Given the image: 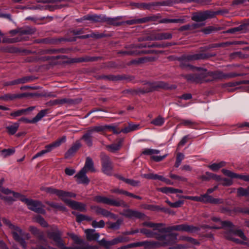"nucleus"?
Returning a JSON list of instances; mask_svg holds the SVG:
<instances>
[{
	"label": "nucleus",
	"instance_id": "f257e3e1",
	"mask_svg": "<svg viewBox=\"0 0 249 249\" xmlns=\"http://www.w3.org/2000/svg\"><path fill=\"white\" fill-rule=\"evenodd\" d=\"M178 233H173L169 234L157 235L155 238L159 241H143V247L145 249H154L160 247L169 246L168 249H183L187 246L183 244H177Z\"/></svg>",
	"mask_w": 249,
	"mask_h": 249
},
{
	"label": "nucleus",
	"instance_id": "f03ea898",
	"mask_svg": "<svg viewBox=\"0 0 249 249\" xmlns=\"http://www.w3.org/2000/svg\"><path fill=\"white\" fill-rule=\"evenodd\" d=\"M2 221L10 229L14 240L18 242L23 249H26L27 244L23 238L24 232L22 229L18 225L13 224L10 221L6 218H2Z\"/></svg>",
	"mask_w": 249,
	"mask_h": 249
},
{
	"label": "nucleus",
	"instance_id": "7ed1b4c3",
	"mask_svg": "<svg viewBox=\"0 0 249 249\" xmlns=\"http://www.w3.org/2000/svg\"><path fill=\"white\" fill-rule=\"evenodd\" d=\"M41 190L51 195H56L68 205L71 200L68 198L75 197L76 196L75 194L72 192L57 189L52 187H42Z\"/></svg>",
	"mask_w": 249,
	"mask_h": 249
},
{
	"label": "nucleus",
	"instance_id": "20e7f679",
	"mask_svg": "<svg viewBox=\"0 0 249 249\" xmlns=\"http://www.w3.org/2000/svg\"><path fill=\"white\" fill-rule=\"evenodd\" d=\"M161 231H164V233H168V234L173 233V232H172L173 231L195 233L200 231V228L192 225L183 224L165 227V228L162 229Z\"/></svg>",
	"mask_w": 249,
	"mask_h": 249
},
{
	"label": "nucleus",
	"instance_id": "39448f33",
	"mask_svg": "<svg viewBox=\"0 0 249 249\" xmlns=\"http://www.w3.org/2000/svg\"><path fill=\"white\" fill-rule=\"evenodd\" d=\"M112 197V196H111L110 197H108L103 196H96L93 197V201L97 203H103L112 206L122 207L124 208L128 207L127 204L123 200L119 198L114 199Z\"/></svg>",
	"mask_w": 249,
	"mask_h": 249
},
{
	"label": "nucleus",
	"instance_id": "423d86ee",
	"mask_svg": "<svg viewBox=\"0 0 249 249\" xmlns=\"http://www.w3.org/2000/svg\"><path fill=\"white\" fill-rule=\"evenodd\" d=\"M208 57V56L206 54L201 53L187 54L183 56L180 59V66L182 69L191 70L194 68L193 66L189 64L190 61L205 59Z\"/></svg>",
	"mask_w": 249,
	"mask_h": 249
},
{
	"label": "nucleus",
	"instance_id": "0eeeda50",
	"mask_svg": "<svg viewBox=\"0 0 249 249\" xmlns=\"http://www.w3.org/2000/svg\"><path fill=\"white\" fill-rule=\"evenodd\" d=\"M106 125H96L89 127L83 135L81 139L89 147L92 145V136L94 133L101 132L106 130Z\"/></svg>",
	"mask_w": 249,
	"mask_h": 249
},
{
	"label": "nucleus",
	"instance_id": "6e6552de",
	"mask_svg": "<svg viewBox=\"0 0 249 249\" xmlns=\"http://www.w3.org/2000/svg\"><path fill=\"white\" fill-rule=\"evenodd\" d=\"M164 46L162 44H158L157 43H152V44H147V43H142L137 45H132L131 46V50L120 52L119 53L122 54L124 55H139L141 53H147V52H144L143 51L140 52L137 50V48H153V47H157V48H161L163 47Z\"/></svg>",
	"mask_w": 249,
	"mask_h": 249
},
{
	"label": "nucleus",
	"instance_id": "1a4fd4ad",
	"mask_svg": "<svg viewBox=\"0 0 249 249\" xmlns=\"http://www.w3.org/2000/svg\"><path fill=\"white\" fill-rule=\"evenodd\" d=\"M168 86L167 84L162 82L157 81L153 83H146L142 88L138 89V92L144 93L158 90L160 89H171Z\"/></svg>",
	"mask_w": 249,
	"mask_h": 249
},
{
	"label": "nucleus",
	"instance_id": "9d476101",
	"mask_svg": "<svg viewBox=\"0 0 249 249\" xmlns=\"http://www.w3.org/2000/svg\"><path fill=\"white\" fill-rule=\"evenodd\" d=\"M221 227H207L208 228L210 229H218L222 228H229V229L227 230L225 232V233H232L231 236H238L240 237L242 240L244 241H247L248 239L247 237L244 234V232L242 231L241 230H232V228L233 227V224L232 223L229 221H221Z\"/></svg>",
	"mask_w": 249,
	"mask_h": 249
},
{
	"label": "nucleus",
	"instance_id": "9b49d317",
	"mask_svg": "<svg viewBox=\"0 0 249 249\" xmlns=\"http://www.w3.org/2000/svg\"><path fill=\"white\" fill-rule=\"evenodd\" d=\"M199 71V73L190 74L184 75V78L190 83H201L207 76V71L201 68H195Z\"/></svg>",
	"mask_w": 249,
	"mask_h": 249
},
{
	"label": "nucleus",
	"instance_id": "f8f14e48",
	"mask_svg": "<svg viewBox=\"0 0 249 249\" xmlns=\"http://www.w3.org/2000/svg\"><path fill=\"white\" fill-rule=\"evenodd\" d=\"M218 13L212 10L199 11L193 14L192 19L196 22H202L215 17Z\"/></svg>",
	"mask_w": 249,
	"mask_h": 249
},
{
	"label": "nucleus",
	"instance_id": "ddd939ff",
	"mask_svg": "<svg viewBox=\"0 0 249 249\" xmlns=\"http://www.w3.org/2000/svg\"><path fill=\"white\" fill-rule=\"evenodd\" d=\"M61 235L62 233L57 229L54 231L49 232L48 233V237L55 242L58 246L62 247V249H86L85 248L80 247H75L73 248L64 247L61 238Z\"/></svg>",
	"mask_w": 249,
	"mask_h": 249
},
{
	"label": "nucleus",
	"instance_id": "4468645a",
	"mask_svg": "<svg viewBox=\"0 0 249 249\" xmlns=\"http://www.w3.org/2000/svg\"><path fill=\"white\" fill-rule=\"evenodd\" d=\"M65 0H40L39 2L44 3H51L50 5H47L43 6L38 5L34 6L31 9H45L49 10V11H53L55 9H61L64 7L63 5L59 4L58 2L65 1Z\"/></svg>",
	"mask_w": 249,
	"mask_h": 249
},
{
	"label": "nucleus",
	"instance_id": "2eb2a0df",
	"mask_svg": "<svg viewBox=\"0 0 249 249\" xmlns=\"http://www.w3.org/2000/svg\"><path fill=\"white\" fill-rule=\"evenodd\" d=\"M171 2L169 1H162L159 2H153L148 3H133L131 4L135 8L141 9L151 10L155 8L156 6H161L163 5H170Z\"/></svg>",
	"mask_w": 249,
	"mask_h": 249
},
{
	"label": "nucleus",
	"instance_id": "dca6fc26",
	"mask_svg": "<svg viewBox=\"0 0 249 249\" xmlns=\"http://www.w3.org/2000/svg\"><path fill=\"white\" fill-rule=\"evenodd\" d=\"M102 171L107 175H111L113 172V165L110 158L106 154H101Z\"/></svg>",
	"mask_w": 249,
	"mask_h": 249
},
{
	"label": "nucleus",
	"instance_id": "f3484780",
	"mask_svg": "<svg viewBox=\"0 0 249 249\" xmlns=\"http://www.w3.org/2000/svg\"><path fill=\"white\" fill-rule=\"evenodd\" d=\"M81 101V99H71L64 98L62 99H58L54 100H51L47 103L48 106H62L64 104H67L68 106L74 105L79 104Z\"/></svg>",
	"mask_w": 249,
	"mask_h": 249
},
{
	"label": "nucleus",
	"instance_id": "a211bd4d",
	"mask_svg": "<svg viewBox=\"0 0 249 249\" xmlns=\"http://www.w3.org/2000/svg\"><path fill=\"white\" fill-rule=\"evenodd\" d=\"M194 201L201 202L204 203H212V204H221L223 202V200L220 198H214L208 194L201 195L200 196H194Z\"/></svg>",
	"mask_w": 249,
	"mask_h": 249
},
{
	"label": "nucleus",
	"instance_id": "6ab92c4d",
	"mask_svg": "<svg viewBox=\"0 0 249 249\" xmlns=\"http://www.w3.org/2000/svg\"><path fill=\"white\" fill-rule=\"evenodd\" d=\"M27 206L30 210L36 213L42 214L45 213V211L43 209L44 207L43 204L39 201L30 199Z\"/></svg>",
	"mask_w": 249,
	"mask_h": 249
},
{
	"label": "nucleus",
	"instance_id": "aec40b11",
	"mask_svg": "<svg viewBox=\"0 0 249 249\" xmlns=\"http://www.w3.org/2000/svg\"><path fill=\"white\" fill-rule=\"evenodd\" d=\"M122 214L129 218H143L145 216L144 213L139 211L129 209L124 210V213Z\"/></svg>",
	"mask_w": 249,
	"mask_h": 249
},
{
	"label": "nucleus",
	"instance_id": "412c9836",
	"mask_svg": "<svg viewBox=\"0 0 249 249\" xmlns=\"http://www.w3.org/2000/svg\"><path fill=\"white\" fill-rule=\"evenodd\" d=\"M86 173L87 171L82 169L77 174L75 175L74 178H76L77 182L78 184H89V179L87 176Z\"/></svg>",
	"mask_w": 249,
	"mask_h": 249
},
{
	"label": "nucleus",
	"instance_id": "4be33fe9",
	"mask_svg": "<svg viewBox=\"0 0 249 249\" xmlns=\"http://www.w3.org/2000/svg\"><path fill=\"white\" fill-rule=\"evenodd\" d=\"M142 225L149 228H153L154 231H158L160 233H164V231H162V229L165 228V224L162 223H155L151 222H144Z\"/></svg>",
	"mask_w": 249,
	"mask_h": 249
},
{
	"label": "nucleus",
	"instance_id": "5701e85b",
	"mask_svg": "<svg viewBox=\"0 0 249 249\" xmlns=\"http://www.w3.org/2000/svg\"><path fill=\"white\" fill-rule=\"evenodd\" d=\"M222 173L225 175L231 178H238L243 179L244 181H249V176L242 175L234 173L227 169H222Z\"/></svg>",
	"mask_w": 249,
	"mask_h": 249
},
{
	"label": "nucleus",
	"instance_id": "b1692460",
	"mask_svg": "<svg viewBox=\"0 0 249 249\" xmlns=\"http://www.w3.org/2000/svg\"><path fill=\"white\" fill-rule=\"evenodd\" d=\"M121 18V17H117L112 18L104 16V22L110 25L119 26L124 23L120 21Z\"/></svg>",
	"mask_w": 249,
	"mask_h": 249
},
{
	"label": "nucleus",
	"instance_id": "393cba45",
	"mask_svg": "<svg viewBox=\"0 0 249 249\" xmlns=\"http://www.w3.org/2000/svg\"><path fill=\"white\" fill-rule=\"evenodd\" d=\"M26 96L25 93L22 94H6L0 97V100L4 101H12L16 99L21 98Z\"/></svg>",
	"mask_w": 249,
	"mask_h": 249
},
{
	"label": "nucleus",
	"instance_id": "a878e982",
	"mask_svg": "<svg viewBox=\"0 0 249 249\" xmlns=\"http://www.w3.org/2000/svg\"><path fill=\"white\" fill-rule=\"evenodd\" d=\"M68 206L73 209L77 210L81 212H85L87 211L86 205L85 204L74 200H71Z\"/></svg>",
	"mask_w": 249,
	"mask_h": 249
},
{
	"label": "nucleus",
	"instance_id": "bb28decb",
	"mask_svg": "<svg viewBox=\"0 0 249 249\" xmlns=\"http://www.w3.org/2000/svg\"><path fill=\"white\" fill-rule=\"evenodd\" d=\"M104 15H87L84 16L85 19L92 22H104Z\"/></svg>",
	"mask_w": 249,
	"mask_h": 249
},
{
	"label": "nucleus",
	"instance_id": "cd10ccee",
	"mask_svg": "<svg viewBox=\"0 0 249 249\" xmlns=\"http://www.w3.org/2000/svg\"><path fill=\"white\" fill-rule=\"evenodd\" d=\"M123 141V139H120L117 143H113L110 145H106V148L109 151L112 153H115L120 149Z\"/></svg>",
	"mask_w": 249,
	"mask_h": 249
},
{
	"label": "nucleus",
	"instance_id": "c85d7f7f",
	"mask_svg": "<svg viewBox=\"0 0 249 249\" xmlns=\"http://www.w3.org/2000/svg\"><path fill=\"white\" fill-rule=\"evenodd\" d=\"M81 144L79 142H76L65 153V158L68 159L72 156L80 147Z\"/></svg>",
	"mask_w": 249,
	"mask_h": 249
},
{
	"label": "nucleus",
	"instance_id": "c756f323",
	"mask_svg": "<svg viewBox=\"0 0 249 249\" xmlns=\"http://www.w3.org/2000/svg\"><path fill=\"white\" fill-rule=\"evenodd\" d=\"M82 169H84V170L87 171V172L88 171H90L93 172L95 171V170L94 168L93 160L90 158L87 157L86 158L85 165Z\"/></svg>",
	"mask_w": 249,
	"mask_h": 249
},
{
	"label": "nucleus",
	"instance_id": "7c9ffc66",
	"mask_svg": "<svg viewBox=\"0 0 249 249\" xmlns=\"http://www.w3.org/2000/svg\"><path fill=\"white\" fill-rule=\"evenodd\" d=\"M172 37V34L170 33H158L153 37V39L155 40H161L164 39H171Z\"/></svg>",
	"mask_w": 249,
	"mask_h": 249
},
{
	"label": "nucleus",
	"instance_id": "2f4dec72",
	"mask_svg": "<svg viewBox=\"0 0 249 249\" xmlns=\"http://www.w3.org/2000/svg\"><path fill=\"white\" fill-rule=\"evenodd\" d=\"M151 20L150 17H145L141 18L134 19L126 21L124 23L128 25H133L135 24H141L147 22Z\"/></svg>",
	"mask_w": 249,
	"mask_h": 249
},
{
	"label": "nucleus",
	"instance_id": "473e14b6",
	"mask_svg": "<svg viewBox=\"0 0 249 249\" xmlns=\"http://www.w3.org/2000/svg\"><path fill=\"white\" fill-rule=\"evenodd\" d=\"M94 231L95 230L93 229H87L85 230V233L88 240H97L99 238L100 236L99 234L98 233H95Z\"/></svg>",
	"mask_w": 249,
	"mask_h": 249
},
{
	"label": "nucleus",
	"instance_id": "72a5a7b5",
	"mask_svg": "<svg viewBox=\"0 0 249 249\" xmlns=\"http://www.w3.org/2000/svg\"><path fill=\"white\" fill-rule=\"evenodd\" d=\"M29 231L34 235L37 237L39 240H43L44 239L43 233L41 232L36 227L30 226L29 228Z\"/></svg>",
	"mask_w": 249,
	"mask_h": 249
},
{
	"label": "nucleus",
	"instance_id": "f704fd0d",
	"mask_svg": "<svg viewBox=\"0 0 249 249\" xmlns=\"http://www.w3.org/2000/svg\"><path fill=\"white\" fill-rule=\"evenodd\" d=\"M140 232L143 234H145L147 237L149 238H155V236H156L157 235H161L160 233H158L156 231H154L153 230L152 231L145 228H142L141 229Z\"/></svg>",
	"mask_w": 249,
	"mask_h": 249
},
{
	"label": "nucleus",
	"instance_id": "c9c22d12",
	"mask_svg": "<svg viewBox=\"0 0 249 249\" xmlns=\"http://www.w3.org/2000/svg\"><path fill=\"white\" fill-rule=\"evenodd\" d=\"M231 233H225V237L227 239L231 240L237 244L246 245L249 247V243H248L247 242H245L246 241H241L238 239L234 238L233 236L231 235Z\"/></svg>",
	"mask_w": 249,
	"mask_h": 249
},
{
	"label": "nucleus",
	"instance_id": "e433bc0d",
	"mask_svg": "<svg viewBox=\"0 0 249 249\" xmlns=\"http://www.w3.org/2000/svg\"><path fill=\"white\" fill-rule=\"evenodd\" d=\"M197 124V123L191 120H185L183 119L181 120L180 124L178 125H183L190 128H195V127Z\"/></svg>",
	"mask_w": 249,
	"mask_h": 249
},
{
	"label": "nucleus",
	"instance_id": "4c0bfd02",
	"mask_svg": "<svg viewBox=\"0 0 249 249\" xmlns=\"http://www.w3.org/2000/svg\"><path fill=\"white\" fill-rule=\"evenodd\" d=\"M35 28L27 26L21 28L19 30V32L21 35H33L36 32Z\"/></svg>",
	"mask_w": 249,
	"mask_h": 249
},
{
	"label": "nucleus",
	"instance_id": "58836bf2",
	"mask_svg": "<svg viewBox=\"0 0 249 249\" xmlns=\"http://www.w3.org/2000/svg\"><path fill=\"white\" fill-rule=\"evenodd\" d=\"M226 162L222 161L219 163H214L208 166L213 171H216L218 170L220 168L225 166Z\"/></svg>",
	"mask_w": 249,
	"mask_h": 249
},
{
	"label": "nucleus",
	"instance_id": "ea45409f",
	"mask_svg": "<svg viewBox=\"0 0 249 249\" xmlns=\"http://www.w3.org/2000/svg\"><path fill=\"white\" fill-rule=\"evenodd\" d=\"M46 113V110H41L34 118L32 119L33 124H35L41 120V119L45 116Z\"/></svg>",
	"mask_w": 249,
	"mask_h": 249
},
{
	"label": "nucleus",
	"instance_id": "a19ab883",
	"mask_svg": "<svg viewBox=\"0 0 249 249\" xmlns=\"http://www.w3.org/2000/svg\"><path fill=\"white\" fill-rule=\"evenodd\" d=\"M46 113V110H41L34 118L32 119L33 124H35L41 120V119L45 116Z\"/></svg>",
	"mask_w": 249,
	"mask_h": 249
},
{
	"label": "nucleus",
	"instance_id": "79ce46f5",
	"mask_svg": "<svg viewBox=\"0 0 249 249\" xmlns=\"http://www.w3.org/2000/svg\"><path fill=\"white\" fill-rule=\"evenodd\" d=\"M19 125V124L18 123H15L12 125L7 126L6 128L10 134L13 135L17 131Z\"/></svg>",
	"mask_w": 249,
	"mask_h": 249
},
{
	"label": "nucleus",
	"instance_id": "37998d69",
	"mask_svg": "<svg viewBox=\"0 0 249 249\" xmlns=\"http://www.w3.org/2000/svg\"><path fill=\"white\" fill-rule=\"evenodd\" d=\"M1 50L4 52L10 53H17L20 52L18 48L12 46L3 47L1 48Z\"/></svg>",
	"mask_w": 249,
	"mask_h": 249
},
{
	"label": "nucleus",
	"instance_id": "c03bdc74",
	"mask_svg": "<svg viewBox=\"0 0 249 249\" xmlns=\"http://www.w3.org/2000/svg\"><path fill=\"white\" fill-rule=\"evenodd\" d=\"M160 153V151L158 149H154L150 148H145L142 152V154L145 155L154 156L155 154H158Z\"/></svg>",
	"mask_w": 249,
	"mask_h": 249
},
{
	"label": "nucleus",
	"instance_id": "a18cd8bd",
	"mask_svg": "<svg viewBox=\"0 0 249 249\" xmlns=\"http://www.w3.org/2000/svg\"><path fill=\"white\" fill-rule=\"evenodd\" d=\"M123 222V220L118 219L115 222H109V227L113 230H118L120 228Z\"/></svg>",
	"mask_w": 249,
	"mask_h": 249
},
{
	"label": "nucleus",
	"instance_id": "49530a36",
	"mask_svg": "<svg viewBox=\"0 0 249 249\" xmlns=\"http://www.w3.org/2000/svg\"><path fill=\"white\" fill-rule=\"evenodd\" d=\"M164 119L160 116L153 120L151 123L156 126H161L164 123Z\"/></svg>",
	"mask_w": 249,
	"mask_h": 249
},
{
	"label": "nucleus",
	"instance_id": "de8ad7c7",
	"mask_svg": "<svg viewBox=\"0 0 249 249\" xmlns=\"http://www.w3.org/2000/svg\"><path fill=\"white\" fill-rule=\"evenodd\" d=\"M35 219L37 223L40 224L41 226H42L43 227H48V225L47 222L45 220L43 217H42L40 215H37L35 217Z\"/></svg>",
	"mask_w": 249,
	"mask_h": 249
},
{
	"label": "nucleus",
	"instance_id": "09e8293b",
	"mask_svg": "<svg viewBox=\"0 0 249 249\" xmlns=\"http://www.w3.org/2000/svg\"><path fill=\"white\" fill-rule=\"evenodd\" d=\"M15 152V149H4L1 151V154L4 158L13 155Z\"/></svg>",
	"mask_w": 249,
	"mask_h": 249
},
{
	"label": "nucleus",
	"instance_id": "8fccbe9b",
	"mask_svg": "<svg viewBox=\"0 0 249 249\" xmlns=\"http://www.w3.org/2000/svg\"><path fill=\"white\" fill-rule=\"evenodd\" d=\"M158 191L167 195L174 194V188L171 187H164L158 189Z\"/></svg>",
	"mask_w": 249,
	"mask_h": 249
},
{
	"label": "nucleus",
	"instance_id": "3c124183",
	"mask_svg": "<svg viewBox=\"0 0 249 249\" xmlns=\"http://www.w3.org/2000/svg\"><path fill=\"white\" fill-rule=\"evenodd\" d=\"M105 222L103 220H101L98 222L94 220L92 222L91 225L95 228H102L105 226Z\"/></svg>",
	"mask_w": 249,
	"mask_h": 249
},
{
	"label": "nucleus",
	"instance_id": "603ef678",
	"mask_svg": "<svg viewBox=\"0 0 249 249\" xmlns=\"http://www.w3.org/2000/svg\"><path fill=\"white\" fill-rule=\"evenodd\" d=\"M69 236L74 241L75 243L78 244H81L83 243V240L81 239L78 235L74 233H70Z\"/></svg>",
	"mask_w": 249,
	"mask_h": 249
},
{
	"label": "nucleus",
	"instance_id": "864d4df0",
	"mask_svg": "<svg viewBox=\"0 0 249 249\" xmlns=\"http://www.w3.org/2000/svg\"><path fill=\"white\" fill-rule=\"evenodd\" d=\"M4 182V179L1 178L0 180V191L2 192L3 193L8 195L10 194L11 193V191L7 188H4L3 187L2 185Z\"/></svg>",
	"mask_w": 249,
	"mask_h": 249
},
{
	"label": "nucleus",
	"instance_id": "5fc2aeb1",
	"mask_svg": "<svg viewBox=\"0 0 249 249\" xmlns=\"http://www.w3.org/2000/svg\"><path fill=\"white\" fill-rule=\"evenodd\" d=\"M184 159V155L182 153H178L177 155L176 161L175 166L178 167L181 164L182 160Z\"/></svg>",
	"mask_w": 249,
	"mask_h": 249
},
{
	"label": "nucleus",
	"instance_id": "6e6d98bb",
	"mask_svg": "<svg viewBox=\"0 0 249 249\" xmlns=\"http://www.w3.org/2000/svg\"><path fill=\"white\" fill-rule=\"evenodd\" d=\"M99 243L100 245L105 247L107 249H108L111 246V240L107 241L105 239L103 238L101 240L99 241Z\"/></svg>",
	"mask_w": 249,
	"mask_h": 249
},
{
	"label": "nucleus",
	"instance_id": "4d7b16f0",
	"mask_svg": "<svg viewBox=\"0 0 249 249\" xmlns=\"http://www.w3.org/2000/svg\"><path fill=\"white\" fill-rule=\"evenodd\" d=\"M237 193L238 196H248L247 189L242 187L239 188L237 189Z\"/></svg>",
	"mask_w": 249,
	"mask_h": 249
},
{
	"label": "nucleus",
	"instance_id": "13d9d810",
	"mask_svg": "<svg viewBox=\"0 0 249 249\" xmlns=\"http://www.w3.org/2000/svg\"><path fill=\"white\" fill-rule=\"evenodd\" d=\"M124 238L122 236H119L111 240V246L115 245L118 243L124 242Z\"/></svg>",
	"mask_w": 249,
	"mask_h": 249
},
{
	"label": "nucleus",
	"instance_id": "bf43d9fd",
	"mask_svg": "<svg viewBox=\"0 0 249 249\" xmlns=\"http://www.w3.org/2000/svg\"><path fill=\"white\" fill-rule=\"evenodd\" d=\"M32 81V78L29 76L23 77L18 79V84H24Z\"/></svg>",
	"mask_w": 249,
	"mask_h": 249
},
{
	"label": "nucleus",
	"instance_id": "052dcab7",
	"mask_svg": "<svg viewBox=\"0 0 249 249\" xmlns=\"http://www.w3.org/2000/svg\"><path fill=\"white\" fill-rule=\"evenodd\" d=\"M142 177L148 179H157L158 177V175L154 174L152 173L150 174H145L142 175Z\"/></svg>",
	"mask_w": 249,
	"mask_h": 249
},
{
	"label": "nucleus",
	"instance_id": "680f3d73",
	"mask_svg": "<svg viewBox=\"0 0 249 249\" xmlns=\"http://www.w3.org/2000/svg\"><path fill=\"white\" fill-rule=\"evenodd\" d=\"M124 182L133 186H138L140 183L139 181L128 178L126 180H124Z\"/></svg>",
	"mask_w": 249,
	"mask_h": 249
},
{
	"label": "nucleus",
	"instance_id": "e2e57ef3",
	"mask_svg": "<svg viewBox=\"0 0 249 249\" xmlns=\"http://www.w3.org/2000/svg\"><path fill=\"white\" fill-rule=\"evenodd\" d=\"M187 16H183L178 18H173V23L183 24L186 22Z\"/></svg>",
	"mask_w": 249,
	"mask_h": 249
},
{
	"label": "nucleus",
	"instance_id": "0e129e2a",
	"mask_svg": "<svg viewBox=\"0 0 249 249\" xmlns=\"http://www.w3.org/2000/svg\"><path fill=\"white\" fill-rule=\"evenodd\" d=\"M23 114H25V110H23V109L18 110L10 113V115L14 117L20 116Z\"/></svg>",
	"mask_w": 249,
	"mask_h": 249
},
{
	"label": "nucleus",
	"instance_id": "69168bd1",
	"mask_svg": "<svg viewBox=\"0 0 249 249\" xmlns=\"http://www.w3.org/2000/svg\"><path fill=\"white\" fill-rule=\"evenodd\" d=\"M72 213L73 214H76V220L77 222L80 223L81 222L85 220V218L86 217V215L82 214H76L75 212H72Z\"/></svg>",
	"mask_w": 249,
	"mask_h": 249
},
{
	"label": "nucleus",
	"instance_id": "338daca9",
	"mask_svg": "<svg viewBox=\"0 0 249 249\" xmlns=\"http://www.w3.org/2000/svg\"><path fill=\"white\" fill-rule=\"evenodd\" d=\"M66 141V137L62 136L61 138L58 139L54 142L57 147H59L62 143L65 142Z\"/></svg>",
	"mask_w": 249,
	"mask_h": 249
},
{
	"label": "nucleus",
	"instance_id": "774afa93",
	"mask_svg": "<svg viewBox=\"0 0 249 249\" xmlns=\"http://www.w3.org/2000/svg\"><path fill=\"white\" fill-rule=\"evenodd\" d=\"M57 147L56 145L55 144V142H53L49 145H47L45 146V150L47 152V153H48L50 151H51L53 149Z\"/></svg>",
	"mask_w": 249,
	"mask_h": 249
}]
</instances>
